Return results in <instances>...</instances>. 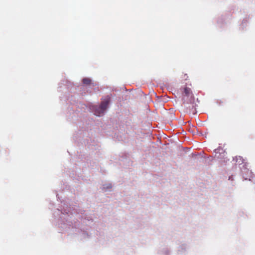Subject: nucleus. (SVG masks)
<instances>
[{
    "label": "nucleus",
    "mask_w": 255,
    "mask_h": 255,
    "mask_svg": "<svg viewBox=\"0 0 255 255\" xmlns=\"http://www.w3.org/2000/svg\"><path fill=\"white\" fill-rule=\"evenodd\" d=\"M82 82L84 84L88 85L90 84L91 80L89 78H85L83 79Z\"/></svg>",
    "instance_id": "nucleus-3"
},
{
    "label": "nucleus",
    "mask_w": 255,
    "mask_h": 255,
    "mask_svg": "<svg viewBox=\"0 0 255 255\" xmlns=\"http://www.w3.org/2000/svg\"><path fill=\"white\" fill-rule=\"evenodd\" d=\"M110 101V98L109 97H106L103 101H102L100 105L92 106L91 110L94 112V114L97 116H101L104 114L105 111L108 108V105Z\"/></svg>",
    "instance_id": "nucleus-2"
},
{
    "label": "nucleus",
    "mask_w": 255,
    "mask_h": 255,
    "mask_svg": "<svg viewBox=\"0 0 255 255\" xmlns=\"http://www.w3.org/2000/svg\"><path fill=\"white\" fill-rule=\"evenodd\" d=\"M184 106L187 109H195V103L194 99L193 97V95L191 90L190 88L186 87L184 89Z\"/></svg>",
    "instance_id": "nucleus-1"
}]
</instances>
